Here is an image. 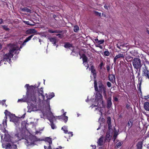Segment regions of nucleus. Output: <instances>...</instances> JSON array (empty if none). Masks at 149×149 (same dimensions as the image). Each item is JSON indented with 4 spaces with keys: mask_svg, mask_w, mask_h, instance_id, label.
<instances>
[{
    "mask_svg": "<svg viewBox=\"0 0 149 149\" xmlns=\"http://www.w3.org/2000/svg\"><path fill=\"white\" fill-rule=\"evenodd\" d=\"M141 82L139 84V90L141 91Z\"/></svg>",
    "mask_w": 149,
    "mask_h": 149,
    "instance_id": "obj_53",
    "label": "nucleus"
},
{
    "mask_svg": "<svg viewBox=\"0 0 149 149\" xmlns=\"http://www.w3.org/2000/svg\"><path fill=\"white\" fill-rule=\"evenodd\" d=\"M4 113L5 115V117L3 120V124L4 128V129L7 127V116H9L10 118V121L13 122L16 125H18L19 124V122L17 117L15 115L11 114L10 112L8 111L7 110H5Z\"/></svg>",
    "mask_w": 149,
    "mask_h": 149,
    "instance_id": "obj_2",
    "label": "nucleus"
},
{
    "mask_svg": "<svg viewBox=\"0 0 149 149\" xmlns=\"http://www.w3.org/2000/svg\"><path fill=\"white\" fill-rule=\"evenodd\" d=\"M111 118L109 117H108L107 118V123L109 125V127L110 125H111Z\"/></svg>",
    "mask_w": 149,
    "mask_h": 149,
    "instance_id": "obj_39",
    "label": "nucleus"
},
{
    "mask_svg": "<svg viewBox=\"0 0 149 149\" xmlns=\"http://www.w3.org/2000/svg\"><path fill=\"white\" fill-rule=\"evenodd\" d=\"M89 69L91 70V73L93 74V77H95L96 74L95 70L94 68V66L93 65H91Z\"/></svg>",
    "mask_w": 149,
    "mask_h": 149,
    "instance_id": "obj_28",
    "label": "nucleus"
},
{
    "mask_svg": "<svg viewBox=\"0 0 149 149\" xmlns=\"http://www.w3.org/2000/svg\"><path fill=\"white\" fill-rule=\"evenodd\" d=\"M144 67H143L142 69V75L146 77V78L149 79V70H148L147 68L144 65Z\"/></svg>",
    "mask_w": 149,
    "mask_h": 149,
    "instance_id": "obj_11",
    "label": "nucleus"
},
{
    "mask_svg": "<svg viewBox=\"0 0 149 149\" xmlns=\"http://www.w3.org/2000/svg\"><path fill=\"white\" fill-rule=\"evenodd\" d=\"M51 124L50 125L51 126V127L52 129H54L56 128V126L54 125L53 124V121H52V122H50Z\"/></svg>",
    "mask_w": 149,
    "mask_h": 149,
    "instance_id": "obj_40",
    "label": "nucleus"
},
{
    "mask_svg": "<svg viewBox=\"0 0 149 149\" xmlns=\"http://www.w3.org/2000/svg\"><path fill=\"white\" fill-rule=\"evenodd\" d=\"M99 47H100V48H102V47L100 46H99Z\"/></svg>",
    "mask_w": 149,
    "mask_h": 149,
    "instance_id": "obj_63",
    "label": "nucleus"
},
{
    "mask_svg": "<svg viewBox=\"0 0 149 149\" xmlns=\"http://www.w3.org/2000/svg\"><path fill=\"white\" fill-rule=\"evenodd\" d=\"M117 47L119 49H121L122 48V49L123 48H124V47H126L125 45V44H121V43H118L116 45Z\"/></svg>",
    "mask_w": 149,
    "mask_h": 149,
    "instance_id": "obj_26",
    "label": "nucleus"
},
{
    "mask_svg": "<svg viewBox=\"0 0 149 149\" xmlns=\"http://www.w3.org/2000/svg\"><path fill=\"white\" fill-rule=\"evenodd\" d=\"M20 10L23 11H26L28 13H31V10L27 8H21Z\"/></svg>",
    "mask_w": 149,
    "mask_h": 149,
    "instance_id": "obj_30",
    "label": "nucleus"
},
{
    "mask_svg": "<svg viewBox=\"0 0 149 149\" xmlns=\"http://www.w3.org/2000/svg\"><path fill=\"white\" fill-rule=\"evenodd\" d=\"M107 85L108 87H110L111 86V84L110 82H108L107 83Z\"/></svg>",
    "mask_w": 149,
    "mask_h": 149,
    "instance_id": "obj_47",
    "label": "nucleus"
},
{
    "mask_svg": "<svg viewBox=\"0 0 149 149\" xmlns=\"http://www.w3.org/2000/svg\"><path fill=\"white\" fill-rule=\"evenodd\" d=\"M79 30V27L78 26H75L74 27V30L75 32H77Z\"/></svg>",
    "mask_w": 149,
    "mask_h": 149,
    "instance_id": "obj_38",
    "label": "nucleus"
},
{
    "mask_svg": "<svg viewBox=\"0 0 149 149\" xmlns=\"http://www.w3.org/2000/svg\"><path fill=\"white\" fill-rule=\"evenodd\" d=\"M23 22L25 24L30 25H33L30 23V22L29 21H23Z\"/></svg>",
    "mask_w": 149,
    "mask_h": 149,
    "instance_id": "obj_43",
    "label": "nucleus"
},
{
    "mask_svg": "<svg viewBox=\"0 0 149 149\" xmlns=\"http://www.w3.org/2000/svg\"><path fill=\"white\" fill-rule=\"evenodd\" d=\"M111 97H109L108 98L107 100V108H109L111 106L112 103L111 102Z\"/></svg>",
    "mask_w": 149,
    "mask_h": 149,
    "instance_id": "obj_24",
    "label": "nucleus"
},
{
    "mask_svg": "<svg viewBox=\"0 0 149 149\" xmlns=\"http://www.w3.org/2000/svg\"><path fill=\"white\" fill-rule=\"evenodd\" d=\"M143 107L146 111H149V102H144L143 104Z\"/></svg>",
    "mask_w": 149,
    "mask_h": 149,
    "instance_id": "obj_21",
    "label": "nucleus"
},
{
    "mask_svg": "<svg viewBox=\"0 0 149 149\" xmlns=\"http://www.w3.org/2000/svg\"><path fill=\"white\" fill-rule=\"evenodd\" d=\"M111 137L112 135H111L110 132H107L106 137V140L108 141L110 140L111 139Z\"/></svg>",
    "mask_w": 149,
    "mask_h": 149,
    "instance_id": "obj_25",
    "label": "nucleus"
},
{
    "mask_svg": "<svg viewBox=\"0 0 149 149\" xmlns=\"http://www.w3.org/2000/svg\"><path fill=\"white\" fill-rule=\"evenodd\" d=\"M142 144L141 143L139 142L137 145L138 149H142Z\"/></svg>",
    "mask_w": 149,
    "mask_h": 149,
    "instance_id": "obj_36",
    "label": "nucleus"
},
{
    "mask_svg": "<svg viewBox=\"0 0 149 149\" xmlns=\"http://www.w3.org/2000/svg\"><path fill=\"white\" fill-rule=\"evenodd\" d=\"M100 108L99 107V108H98V107H97V108H95V109L96 110H100Z\"/></svg>",
    "mask_w": 149,
    "mask_h": 149,
    "instance_id": "obj_59",
    "label": "nucleus"
},
{
    "mask_svg": "<svg viewBox=\"0 0 149 149\" xmlns=\"http://www.w3.org/2000/svg\"><path fill=\"white\" fill-rule=\"evenodd\" d=\"M148 98H149V95L144 96V99L146 100H147Z\"/></svg>",
    "mask_w": 149,
    "mask_h": 149,
    "instance_id": "obj_46",
    "label": "nucleus"
},
{
    "mask_svg": "<svg viewBox=\"0 0 149 149\" xmlns=\"http://www.w3.org/2000/svg\"><path fill=\"white\" fill-rule=\"evenodd\" d=\"M15 136L18 138L19 140L24 139L25 137L24 131L23 130H19V132L17 134H16Z\"/></svg>",
    "mask_w": 149,
    "mask_h": 149,
    "instance_id": "obj_13",
    "label": "nucleus"
},
{
    "mask_svg": "<svg viewBox=\"0 0 149 149\" xmlns=\"http://www.w3.org/2000/svg\"><path fill=\"white\" fill-rule=\"evenodd\" d=\"M124 57L125 55L123 54L120 53L114 57L113 60L114 62L115 63L117 59L120 58H124Z\"/></svg>",
    "mask_w": 149,
    "mask_h": 149,
    "instance_id": "obj_18",
    "label": "nucleus"
},
{
    "mask_svg": "<svg viewBox=\"0 0 149 149\" xmlns=\"http://www.w3.org/2000/svg\"><path fill=\"white\" fill-rule=\"evenodd\" d=\"M104 54L105 56H108L109 55L110 53L107 50L104 52Z\"/></svg>",
    "mask_w": 149,
    "mask_h": 149,
    "instance_id": "obj_41",
    "label": "nucleus"
},
{
    "mask_svg": "<svg viewBox=\"0 0 149 149\" xmlns=\"http://www.w3.org/2000/svg\"><path fill=\"white\" fill-rule=\"evenodd\" d=\"M113 98L115 101L117 102L118 101V99L117 97H115Z\"/></svg>",
    "mask_w": 149,
    "mask_h": 149,
    "instance_id": "obj_49",
    "label": "nucleus"
},
{
    "mask_svg": "<svg viewBox=\"0 0 149 149\" xmlns=\"http://www.w3.org/2000/svg\"><path fill=\"white\" fill-rule=\"evenodd\" d=\"M133 123V120H130L128 122V127L129 128H130L132 125V123Z\"/></svg>",
    "mask_w": 149,
    "mask_h": 149,
    "instance_id": "obj_31",
    "label": "nucleus"
},
{
    "mask_svg": "<svg viewBox=\"0 0 149 149\" xmlns=\"http://www.w3.org/2000/svg\"><path fill=\"white\" fill-rule=\"evenodd\" d=\"M8 48L10 49L9 52L8 54H6L3 56V58L0 61V66L1 65V62L7 61L10 62L11 58L15 54H18L20 51L18 45L10 44L8 46Z\"/></svg>",
    "mask_w": 149,
    "mask_h": 149,
    "instance_id": "obj_1",
    "label": "nucleus"
},
{
    "mask_svg": "<svg viewBox=\"0 0 149 149\" xmlns=\"http://www.w3.org/2000/svg\"><path fill=\"white\" fill-rule=\"evenodd\" d=\"M68 133L69 134H70L71 136H72L73 134V133H72V132H68Z\"/></svg>",
    "mask_w": 149,
    "mask_h": 149,
    "instance_id": "obj_50",
    "label": "nucleus"
},
{
    "mask_svg": "<svg viewBox=\"0 0 149 149\" xmlns=\"http://www.w3.org/2000/svg\"><path fill=\"white\" fill-rule=\"evenodd\" d=\"M99 40L97 39H95V41L97 42H98Z\"/></svg>",
    "mask_w": 149,
    "mask_h": 149,
    "instance_id": "obj_58",
    "label": "nucleus"
},
{
    "mask_svg": "<svg viewBox=\"0 0 149 149\" xmlns=\"http://www.w3.org/2000/svg\"><path fill=\"white\" fill-rule=\"evenodd\" d=\"M122 144V141H119L116 144V146H115L116 148H118L120 146H121Z\"/></svg>",
    "mask_w": 149,
    "mask_h": 149,
    "instance_id": "obj_34",
    "label": "nucleus"
},
{
    "mask_svg": "<svg viewBox=\"0 0 149 149\" xmlns=\"http://www.w3.org/2000/svg\"><path fill=\"white\" fill-rule=\"evenodd\" d=\"M97 143L99 146L102 145L103 144V141L102 137L100 138L98 140Z\"/></svg>",
    "mask_w": 149,
    "mask_h": 149,
    "instance_id": "obj_29",
    "label": "nucleus"
},
{
    "mask_svg": "<svg viewBox=\"0 0 149 149\" xmlns=\"http://www.w3.org/2000/svg\"><path fill=\"white\" fill-rule=\"evenodd\" d=\"M2 27L3 28L6 30H8V28L7 27V26H2Z\"/></svg>",
    "mask_w": 149,
    "mask_h": 149,
    "instance_id": "obj_45",
    "label": "nucleus"
},
{
    "mask_svg": "<svg viewBox=\"0 0 149 149\" xmlns=\"http://www.w3.org/2000/svg\"><path fill=\"white\" fill-rule=\"evenodd\" d=\"M48 32L51 33H58V31L57 30L53 31L52 29H49L48 30Z\"/></svg>",
    "mask_w": 149,
    "mask_h": 149,
    "instance_id": "obj_37",
    "label": "nucleus"
},
{
    "mask_svg": "<svg viewBox=\"0 0 149 149\" xmlns=\"http://www.w3.org/2000/svg\"><path fill=\"white\" fill-rule=\"evenodd\" d=\"M65 47L67 48H68L70 49L72 51V52H74V49L73 46L72 44L68 43H66L64 45Z\"/></svg>",
    "mask_w": 149,
    "mask_h": 149,
    "instance_id": "obj_19",
    "label": "nucleus"
},
{
    "mask_svg": "<svg viewBox=\"0 0 149 149\" xmlns=\"http://www.w3.org/2000/svg\"><path fill=\"white\" fill-rule=\"evenodd\" d=\"M107 70L108 71H109V67H107Z\"/></svg>",
    "mask_w": 149,
    "mask_h": 149,
    "instance_id": "obj_60",
    "label": "nucleus"
},
{
    "mask_svg": "<svg viewBox=\"0 0 149 149\" xmlns=\"http://www.w3.org/2000/svg\"><path fill=\"white\" fill-rule=\"evenodd\" d=\"M25 140V144L27 146L34 145L35 142L36 141V137L32 136H30L28 137H26Z\"/></svg>",
    "mask_w": 149,
    "mask_h": 149,
    "instance_id": "obj_6",
    "label": "nucleus"
},
{
    "mask_svg": "<svg viewBox=\"0 0 149 149\" xmlns=\"http://www.w3.org/2000/svg\"><path fill=\"white\" fill-rule=\"evenodd\" d=\"M147 32L149 34V31L148 30H147Z\"/></svg>",
    "mask_w": 149,
    "mask_h": 149,
    "instance_id": "obj_62",
    "label": "nucleus"
},
{
    "mask_svg": "<svg viewBox=\"0 0 149 149\" xmlns=\"http://www.w3.org/2000/svg\"><path fill=\"white\" fill-rule=\"evenodd\" d=\"M3 132L5 133L3 140L9 142L11 141L10 137V135L8 134V132H6V131L5 130Z\"/></svg>",
    "mask_w": 149,
    "mask_h": 149,
    "instance_id": "obj_15",
    "label": "nucleus"
},
{
    "mask_svg": "<svg viewBox=\"0 0 149 149\" xmlns=\"http://www.w3.org/2000/svg\"><path fill=\"white\" fill-rule=\"evenodd\" d=\"M95 14L96 15L99 16H100L101 13H99L97 12H95Z\"/></svg>",
    "mask_w": 149,
    "mask_h": 149,
    "instance_id": "obj_44",
    "label": "nucleus"
},
{
    "mask_svg": "<svg viewBox=\"0 0 149 149\" xmlns=\"http://www.w3.org/2000/svg\"><path fill=\"white\" fill-rule=\"evenodd\" d=\"M95 100V101L94 102L93 104L90 106L91 107L93 108L94 107H97L98 105L100 106L102 104V96L100 93H96Z\"/></svg>",
    "mask_w": 149,
    "mask_h": 149,
    "instance_id": "obj_3",
    "label": "nucleus"
},
{
    "mask_svg": "<svg viewBox=\"0 0 149 149\" xmlns=\"http://www.w3.org/2000/svg\"><path fill=\"white\" fill-rule=\"evenodd\" d=\"M104 42V40H99L98 42H97V43L98 44H102Z\"/></svg>",
    "mask_w": 149,
    "mask_h": 149,
    "instance_id": "obj_42",
    "label": "nucleus"
},
{
    "mask_svg": "<svg viewBox=\"0 0 149 149\" xmlns=\"http://www.w3.org/2000/svg\"><path fill=\"white\" fill-rule=\"evenodd\" d=\"M141 60L139 58H135L132 60V64L134 68L137 70L141 66Z\"/></svg>",
    "mask_w": 149,
    "mask_h": 149,
    "instance_id": "obj_9",
    "label": "nucleus"
},
{
    "mask_svg": "<svg viewBox=\"0 0 149 149\" xmlns=\"http://www.w3.org/2000/svg\"><path fill=\"white\" fill-rule=\"evenodd\" d=\"M2 48V45L0 44V50Z\"/></svg>",
    "mask_w": 149,
    "mask_h": 149,
    "instance_id": "obj_57",
    "label": "nucleus"
},
{
    "mask_svg": "<svg viewBox=\"0 0 149 149\" xmlns=\"http://www.w3.org/2000/svg\"><path fill=\"white\" fill-rule=\"evenodd\" d=\"M117 136V134H116V133H115L113 135V138H114V141L115 139Z\"/></svg>",
    "mask_w": 149,
    "mask_h": 149,
    "instance_id": "obj_48",
    "label": "nucleus"
},
{
    "mask_svg": "<svg viewBox=\"0 0 149 149\" xmlns=\"http://www.w3.org/2000/svg\"><path fill=\"white\" fill-rule=\"evenodd\" d=\"M36 93L34 92L32 93L30 95H27V98H23L22 99H19L18 100V102H27L28 103L31 102V101L32 100L33 102H36Z\"/></svg>",
    "mask_w": 149,
    "mask_h": 149,
    "instance_id": "obj_4",
    "label": "nucleus"
},
{
    "mask_svg": "<svg viewBox=\"0 0 149 149\" xmlns=\"http://www.w3.org/2000/svg\"><path fill=\"white\" fill-rule=\"evenodd\" d=\"M1 139L2 140V135H1Z\"/></svg>",
    "mask_w": 149,
    "mask_h": 149,
    "instance_id": "obj_64",
    "label": "nucleus"
},
{
    "mask_svg": "<svg viewBox=\"0 0 149 149\" xmlns=\"http://www.w3.org/2000/svg\"><path fill=\"white\" fill-rule=\"evenodd\" d=\"M2 19H0V24H2Z\"/></svg>",
    "mask_w": 149,
    "mask_h": 149,
    "instance_id": "obj_54",
    "label": "nucleus"
},
{
    "mask_svg": "<svg viewBox=\"0 0 149 149\" xmlns=\"http://www.w3.org/2000/svg\"><path fill=\"white\" fill-rule=\"evenodd\" d=\"M66 112H65L63 114L60 116H58V118L59 119L62 118L64 120L65 123H66L68 120V117L65 116Z\"/></svg>",
    "mask_w": 149,
    "mask_h": 149,
    "instance_id": "obj_17",
    "label": "nucleus"
},
{
    "mask_svg": "<svg viewBox=\"0 0 149 149\" xmlns=\"http://www.w3.org/2000/svg\"><path fill=\"white\" fill-rule=\"evenodd\" d=\"M33 36V35H31L28 37L27 38H26L24 41L22 45H25L26 43L28 41H29L31 39V38Z\"/></svg>",
    "mask_w": 149,
    "mask_h": 149,
    "instance_id": "obj_27",
    "label": "nucleus"
},
{
    "mask_svg": "<svg viewBox=\"0 0 149 149\" xmlns=\"http://www.w3.org/2000/svg\"><path fill=\"white\" fill-rule=\"evenodd\" d=\"M37 32L36 31L35 29H31L27 30L26 31V33L28 34L35 33Z\"/></svg>",
    "mask_w": 149,
    "mask_h": 149,
    "instance_id": "obj_20",
    "label": "nucleus"
},
{
    "mask_svg": "<svg viewBox=\"0 0 149 149\" xmlns=\"http://www.w3.org/2000/svg\"><path fill=\"white\" fill-rule=\"evenodd\" d=\"M31 102L29 103H31L30 106L27 107L28 110L27 112H31L32 111H36L38 110V108L37 107L36 104V102H33L32 100L31 101Z\"/></svg>",
    "mask_w": 149,
    "mask_h": 149,
    "instance_id": "obj_8",
    "label": "nucleus"
},
{
    "mask_svg": "<svg viewBox=\"0 0 149 149\" xmlns=\"http://www.w3.org/2000/svg\"><path fill=\"white\" fill-rule=\"evenodd\" d=\"M2 147L3 148L5 147L6 149H17L16 145L11 142L8 143L6 146L2 143Z\"/></svg>",
    "mask_w": 149,
    "mask_h": 149,
    "instance_id": "obj_10",
    "label": "nucleus"
},
{
    "mask_svg": "<svg viewBox=\"0 0 149 149\" xmlns=\"http://www.w3.org/2000/svg\"><path fill=\"white\" fill-rule=\"evenodd\" d=\"M43 93V91L42 88L38 90L37 94L38 95V97L40 100H44L45 96L44 95Z\"/></svg>",
    "mask_w": 149,
    "mask_h": 149,
    "instance_id": "obj_12",
    "label": "nucleus"
},
{
    "mask_svg": "<svg viewBox=\"0 0 149 149\" xmlns=\"http://www.w3.org/2000/svg\"><path fill=\"white\" fill-rule=\"evenodd\" d=\"M100 114L101 115H102V112L100 110Z\"/></svg>",
    "mask_w": 149,
    "mask_h": 149,
    "instance_id": "obj_61",
    "label": "nucleus"
},
{
    "mask_svg": "<svg viewBox=\"0 0 149 149\" xmlns=\"http://www.w3.org/2000/svg\"><path fill=\"white\" fill-rule=\"evenodd\" d=\"M49 40L55 46L56 45V43L57 42V39L56 38H50Z\"/></svg>",
    "mask_w": 149,
    "mask_h": 149,
    "instance_id": "obj_23",
    "label": "nucleus"
},
{
    "mask_svg": "<svg viewBox=\"0 0 149 149\" xmlns=\"http://www.w3.org/2000/svg\"><path fill=\"white\" fill-rule=\"evenodd\" d=\"M91 146L92 147L93 149H95L96 148V146L95 145H92Z\"/></svg>",
    "mask_w": 149,
    "mask_h": 149,
    "instance_id": "obj_51",
    "label": "nucleus"
},
{
    "mask_svg": "<svg viewBox=\"0 0 149 149\" xmlns=\"http://www.w3.org/2000/svg\"><path fill=\"white\" fill-rule=\"evenodd\" d=\"M94 87L95 90L96 91H97L98 92H103L104 95L106 94V90L104 87V86L100 82H99V85L98 86L99 89H98L97 86V81H95L94 82Z\"/></svg>",
    "mask_w": 149,
    "mask_h": 149,
    "instance_id": "obj_7",
    "label": "nucleus"
},
{
    "mask_svg": "<svg viewBox=\"0 0 149 149\" xmlns=\"http://www.w3.org/2000/svg\"><path fill=\"white\" fill-rule=\"evenodd\" d=\"M45 141L46 142L49 143V145L44 146L45 149H52L50 145L52 144V140L49 137H47L45 139Z\"/></svg>",
    "mask_w": 149,
    "mask_h": 149,
    "instance_id": "obj_14",
    "label": "nucleus"
},
{
    "mask_svg": "<svg viewBox=\"0 0 149 149\" xmlns=\"http://www.w3.org/2000/svg\"><path fill=\"white\" fill-rule=\"evenodd\" d=\"M104 7L105 9L108 10V7L107 6L105 5L104 6Z\"/></svg>",
    "mask_w": 149,
    "mask_h": 149,
    "instance_id": "obj_52",
    "label": "nucleus"
},
{
    "mask_svg": "<svg viewBox=\"0 0 149 149\" xmlns=\"http://www.w3.org/2000/svg\"><path fill=\"white\" fill-rule=\"evenodd\" d=\"M28 86H29V84H26V85H25V87H27H27H28Z\"/></svg>",
    "mask_w": 149,
    "mask_h": 149,
    "instance_id": "obj_55",
    "label": "nucleus"
},
{
    "mask_svg": "<svg viewBox=\"0 0 149 149\" xmlns=\"http://www.w3.org/2000/svg\"><path fill=\"white\" fill-rule=\"evenodd\" d=\"M48 106L47 108L46 111L47 118L50 122H52L54 120H56L58 116H54L53 115L52 113L50 111L49 103H48Z\"/></svg>",
    "mask_w": 149,
    "mask_h": 149,
    "instance_id": "obj_5",
    "label": "nucleus"
},
{
    "mask_svg": "<svg viewBox=\"0 0 149 149\" xmlns=\"http://www.w3.org/2000/svg\"><path fill=\"white\" fill-rule=\"evenodd\" d=\"M57 36H58L59 37H60L61 35V34H58L57 35Z\"/></svg>",
    "mask_w": 149,
    "mask_h": 149,
    "instance_id": "obj_56",
    "label": "nucleus"
},
{
    "mask_svg": "<svg viewBox=\"0 0 149 149\" xmlns=\"http://www.w3.org/2000/svg\"><path fill=\"white\" fill-rule=\"evenodd\" d=\"M109 80L112 82H113L115 81V77L113 74H109Z\"/></svg>",
    "mask_w": 149,
    "mask_h": 149,
    "instance_id": "obj_22",
    "label": "nucleus"
},
{
    "mask_svg": "<svg viewBox=\"0 0 149 149\" xmlns=\"http://www.w3.org/2000/svg\"><path fill=\"white\" fill-rule=\"evenodd\" d=\"M68 126H64L62 127L61 128V130H63L65 133H67L68 131L67 130Z\"/></svg>",
    "mask_w": 149,
    "mask_h": 149,
    "instance_id": "obj_32",
    "label": "nucleus"
},
{
    "mask_svg": "<svg viewBox=\"0 0 149 149\" xmlns=\"http://www.w3.org/2000/svg\"><path fill=\"white\" fill-rule=\"evenodd\" d=\"M82 58L83 59V64L86 67H87L86 69H87L89 67L87 63V58L84 55H82Z\"/></svg>",
    "mask_w": 149,
    "mask_h": 149,
    "instance_id": "obj_16",
    "label": "nucleus"
},
{
    "mask_svg": "<svg viewBox=\"0 0 149 149\" xmlns=\"http://www.w3.org/2000/svg\"><path fill=\"white\" fill-rule=\"evenodd\" d=\"M54 94L53 93H51L49 95V97H48L47 96V99H50L54 97Z\"/></svg>",
    "mask_w": 149,
    "mask_h": 149,
    "instance_id": "obj_33",
    "label": "nucleus"
},
{
    "mask_svg": "<svg viewBox=\"0 0 149 149\" xmlns=\"http://www.w3.org/2000/svg\"><path fill=\"white\" fill-rule=\"evenodd\" d=\"M5 102L6 100H3L0 102V104L3 106H5L6 107L7 105L6 104Z\"/></svg>",
    "mask_w": 149,
    "mask_h": 149,
    "instance_id": "obj_35",
    "label": "nucleus"
}]
</instances>
